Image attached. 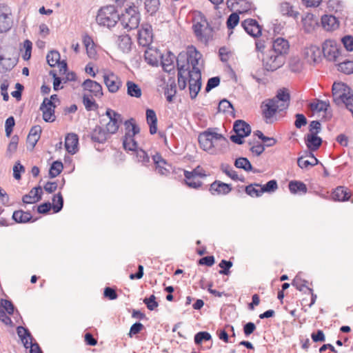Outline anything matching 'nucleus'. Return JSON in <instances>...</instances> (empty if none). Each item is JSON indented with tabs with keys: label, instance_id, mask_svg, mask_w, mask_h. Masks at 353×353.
<instances>
[{
	"label": "nucleus",
	"instance_id": "obj_37",
	"mask_svg": "<svg viewBox=\"0 0 353 353\" xmlns=\"http://www.w3.org/2000/svg\"><path fill=\"white\" fill-rule=\"evenodd\" d=\"M280 12L283 15L292 17L294 20L298 19L299 14L298 11L294 10V7L288 2H283L280 5Z\"/></svg>",
	"mask_w": 353,
	"mask_h": 353
},
{
	"label": "nucleus",
	"instance_id": "obj_46",
	"mask_svg": "<svg viewBox=\"0 0 353 353\" xmlns=\"http://www.w3.org/2000/svg\"><path fill=\"white\" fill-rule=\"evenodd\" d=\"M216 128H208V130H205V133H209L210 134V139H212V141H214V140H221L222 141L223 143H222L223 145H224L225 147L228 148V145H229V142L228 141V139L223 137V135H222L221 134H219L217 132H216L214 131V130H216Z\"/></svg>",
	"mask_w": 353,
	"mask_h": 353
},
{
	"label": "nucleus",
	"instance_id": "obj_53",
	"mask_svg": "<svg viewBox=\"0 0 353 353\" xmlns=\"http://www.w3.org/2000/svg\"><path fill=\"white\" fill-rule=\"evenodd\" d=\"M261 192L271 193L275 192L278 189V183L276 180L272 179L268 181L265 185H261Z\"/></svg>",
	"mask_w": 353,
	"mask_h": 353
},
{
	"label": "nucleus",
	"instance_id": "obj_35",
	"mask_svg": "<svg viewBox=\"0 0 353 353\" xmlns=\"http://www.w3.org/2000/svg\"><path fill=\"white\" fill-rule=\"evenodd\" d=\"M17 61L12 58H6L0 54V72L3 73L11 70L17 64Z\"/></svg>",
	"mask_w": 353,
	"mask_h": 353
},
{
	"label": "nucleus",
	"instance_id": "obj_11",
	"mask_svg": "<svg viewBox=\"0 0 353 353\" xmlns=\"http://www.w3.org/2000/svg\"><path fill=\"white\" fill-rule=\"evenodd\" d=\"M54 108L55 105L51 100L48 98L43 99L40 110L43 112V119L46 122H53L55 120Z\"/></svg>",
	"mask_w": 353,
	"mask_h": 353
},
{
	"label": "nucleus",
	"instance_id": "obj_60",
	"mask_svg": "<svg viewBox=\"0 0 353 353\" xmlns=\"http://www.w3.org/2000/svg\"><path fill=\"white\" fill-rule=\"evenodd\" d=\"M304 156H301L297 159V164L301 169L307 168L308 166H314L319 163V161L314 158V163H312L308 160H304Z\"/></svg>",
	"mask_w": 353,
	"mask_h": 353
},
{
	"label": "nucleus",
	"instance_id": "obj_63",
	"mask_svg": "<svg viewBox=\"0 0 353 353\" xmlns=\"http://www.w3.org/2000/svg\"><path fill=\"white\" fill-rule=\"evenodd\" d=\"M143 303L150 310H154L159 305L158 303L156 301V297L154 294L150 295L148 298H145L143 299Z\"/></svg>",
	"mask_w": 353,
	"mask_h": 353
},
{
	"label": "nucleus",
	"instance_id": "obj_3",
	"mask_svg": "<svg viewBox=\"0 0 353 353\" xmlns=\"http://www.w3.org/2000/svg\"><path fill=\"white\" fill-rule=\"evenodd\" d=\"M123 29L129 30L133 28H139L138 30V42L139 44L143 47L150 46L153 40V32L150 23H142L139 28V23H132L133 26H130L129 23H121Z\"/></svg>",
	"mask_w": 353,
	"mask_h": 353
},
{
	"label": "nucleus",
	"instance_id": "obj_9",
	"mask_svg": "<svg viewBox=\"0 0 353 353\" xmlns=\"http://www.w3.org/2000/svg\"><path fill=\"white\" fill-rule=\"evenodd\" d=\"M119 14L114 6L101 8L97 15V22H118Z\"/></svg>",
	"mask_w": 353,
	"mask_h": 353
},
{
	"label": "nucleus",
	"instance_id": "obj_2",
	"mask_svg": "<svg viewBox=\"0 0 353 353\" xmlns=\"http://www.w3.org/2000/svg\"><path fill=\"white\" fill-rule=\"evenodd\" d=\"M125 126L126 132L123 138V146L125 150L134 152L139 149L134 136L139 133L140 128L132 118L125 122Z\"/></svg>",
	"mask_w": 353,
	"mask_h": 353
},
{
	"label": "nucleus",
	"instance_id": "obj_59",
	"mask_svg": "<svg viewBox=\"0 0 353 353\" xmlns=\"http://www.w3.org/2000/svg\"><path fill=\"white\" fill-rule=\"evenodd\" d=\"M221 82V79L219 77H213L210 78L208 80L205 91V92H209L210 90H212L213 88H216L219 85Z\"/></svg>",
	"mask_w": 353,
	"mask_h": 353
},
{
	"label": "nucleus",
	"instance_id": "obj_22",
	"mask_svg": "<svg viewBox=\"0 0 353 353\" xmlns=\"http://www.w3.org/2000/svg\"><path fill=\"white\" fill-rule=\"evenodd\" d=\"M90 137L93 142L103 143L107 141L109 133L101 126L97 125L91 132Z\"/></svg>",
	"mask_w": 353,
	"mask_h": 353
},
{
	"label": "nucleus",
	"instance_id": "obj_41",
	"mask_svg": "<svg viewBox=\"0 0 353 353\" xmlns=\"http://www.w3.org/2000/svg\"><path fill=\"white\" fill-rule=\"evenodd\" d=\"M127 93L132 97L140 98L142 91L138 84L132 81H128L126 83Z\"/></svg>",
	"mask_w": 353,
	"mask_h": 353
},
{
	"label": "nucleus",
	"instance_id": "obj_43",
	"mask_svg": "<svg viewBox=\"0 0 353 353\" xmlns=\"http://www.w3.org/2000/svg\"><path fill=\"white\" fill-rule=\"evenodd\" d=\"M121 122V115L119 114V117H112L109 122L106 124V130L109 134H114L117 132L119 123Z\"/></svg>",
	"mask_w": 353,
	"mask_h": 353
},
{
	"label": "nucleus",
	"instance_id": "obj_28",
	"mask_svg": "<svg viewBox=\"0 0 353 353\" xmlns=\"http://www.w3.org/2000/svg\"><path fill=\"white\" fill-rule=\"evenodd\" d=\"M241 26L249 35L254 38L262 35L263 28L260 23H241Z\"/></svg>",
	"mask_w": 353,
	"mask_h": 353
},
{
	"label": "nucleus",
	"instance_id": "obj_55",
	"mask_svg": "<svg viewBox=\"0 0 353 353\" xmlns=\"http://www.w3.org/2000/svg\"><path fill=\"white\" fill-rule=\"evenodd\" d=\"M159 0H145V7L148 12L150 14L155 13L159 9Z\"/></svg>",
	"mask_w": 353,
	"mask_h": 353
},
{
	"label": "nucleus",
	"instance_id": "obj_29",
	"mask_svg": "<svg viewBox=\"0 0 353 353\" xmlns=\"http://www.w3.org/2000/svg\"><path fill=\"white\" fill-rule=\"evenodd\" d=\"M332 197L335 201H347L350 198V194L344 186H338L332 192Z\"/></svg>",
	"mask_w": 353,
	"mask_h": 353
},
{
	"label": "nucleus",
	"instance_id": "obj_33",
	"mask_svg": "<svg viewBox=\"0 0 353 353\" xmlns=\"http://www.w3.org/2000/svg\"><path fill=\"white\" fill-rule=\"evenodd\" d=\"M132 44V40L129 35H121L118 37V47L123 53H129L131 51Z\"/></svg>",
	"mask_w": 353,
	"mask_h": 353
},
{
	"label": "nucleus",
	"instance_id": "obj_32",
	"mask_svg": "<svg viewBox=\"0 0 353 353\" xmlns=\"http://www.w3.org/2000/svg\"><path fill=\"white\" fill-rule=\"evenodd\" d=\"M288 188L290 192L293 194H304L307 192L306 185L301 181H291L289 182Z\"/></svg>",
	"mask_w": 353,
	"mask_h": 353
},
{
	"label": "nucleus",
	"instance_id": "obj_50",
	"mask_svg": "<svg viewBox=\"0 0 353 353\" xmlns=\"http://www.w3.org/2000/svg\"><path fill=\"white\" fill-rule=\"evenodd\" d=\"M184 175L185 179H184L185 183L190 188L194 189H198L202 185V182L200 181H195L196 177L191 175L187 174L186 170H184Z\"/></svg>",
	"mask_w": 353,
	"mask_h": 353
},
{
	"label": "nucleus",
	"instance_id": "obj_62",
	"mask_svg": "<svg viewBox=\"0 0 353 353\" xmlns=\"http://www.w3.org/2000/svg\"><path fill=\"white\" fill-rule=\"evenodd\" d=\"M307 120L303 114L296 113L295 114L294 125L296 128L300 129L303 126L306 125Z\"/></svg>",
	"mask_w": 353,
	"mask_h": 353
},
{
	"label": "nucleus",
	"instance_id": "obj_39",
	"mask_svg": "<svg viewBox=\"0 0 353 353\" xmlns=\"http://www.w3.org/2000/svg\"><path fill=\"white\" fill-rule=\"evenodd\" d=\"M32 216L29 212H24L23 210L14 211L12 214L13 220L19 223H25L31 221Z\"/></svg>",
	"mask_w": 353,
	"mask_h": 353
},
{
	"label": "nucleus",
	"instance_id": "obj_17",
	"mask_svg": "<svg viewBox=\"0 0 353 353\" xmlns=\"http://www.w3.org/2000/svg\"><path fill=\"white\" fill-rule=\"evenodd\" d=\"M153 162L155 165L156 171L161 175H168L170 173L171 165L161 157V155L157 152L152 156Z\"/></svg>",
	"mask_w": 353,
	"mask_h": 353
},
{
	"label": "nucleus",
	"instance_id": "obj_54",
	"mask_svg": "<svg viewBox=\"0 0 353 353\" xmlns=\"http://www.w3.org/2000/svg\"><path fill=\"white\" fill-rule=\"evenodd\" d=\"M230 108L232 110V113H233V117H234V108L233 105L226 99H223L220 101L218 105V111L227 112H229L228 109Z\"/></svg>",
	"mask_w": 353,
	"mask_h": 353
},
{
	"label": "nucleus",
	"instance_id": "obj_1",
	"mask_svg": "<svg viewBox=\"0 0 353 353\" xmlns=\"http://www.w3.org/2000/svg\"><path fill=\"white\" fill-rule=\"evenodd\" d=\"M201 54L193 46H188L187 50L178 54V88L183 90L187 87L190 97L194 99L201 90V72L197 67Z\"/></svg>",
	"mask_w": 353,
	"mask_h": 353
},
{
	"label": "nucleus",
	"instance_id": "obj_48",
	"mask_svg": "<svg viewBox=\"0 0 353 353\" xmlns=\"http://www.w3.org/2000/svg\"><path fill=\"white\" fill-rule=\"evenodd\" d=\"M212 340V335L207 331H201L197 332L194 337V343L197 345L202 343Z\"/></svg>",
	"mask_w": 353,
	"mask_h": 353
},
{
	"label": "nucleus",
	"instance_id": "obj_21",
	"mask_svg": "<svg viewBox=\"0 0 353 353\" xmlns=\"http://www.w3.org/2000/svg\"><path fill=\"white\" fill-rule=\"evenodd\" d=\"M228 8L230 10L243 13L250 8V3L246 0H227Z\"/></svg>",
	"mask_w": 353,
	"mask_h": 353
},
{
	"label": "nucleus",
	"instance_id": "obj_10",
	"mask_svg": "<svg viewBox=\"0 0 353 353\" xmlns=\"http://www.w3.org/2000/svg\"><path fill=\"white\" fill-rule=\"evenodd\" d=\"M322 53L327 61H337L340 54V50L332 41L326 40L322 44Z\"/></svg>",
	"mask_w": 353,
	"mask_h": 353
},
{
	"label": "nucleus",
	"instance_id": "obj_16",
	"mask_svg": "<svg viewBox=\"0 0 353 353\" xmlns=\"http://www.w3.org/2000/svg\"><path fill=\"white\" fill-rule=\"evenodd\" d=\"M275 103L279 104L281 110H285L288 108L290 102V95L287 89H280L275 97L271 99Z\"/></svg>",
	"mask_w": 353,
	"mask_h": 353
},
{
	"label": "nucleus",
	"instance_id": "obj_56",
	"mask_svg": "<svg viewBox=\"0 0 353 353\" xmlns=\"http://www.w3.org/2000/svg\"><path fill=\"white\" fill-rule=\"evenodd\" d=\"M339 70L347 74L353 73V61H344L339 63Z\"/></svg>",
	"mask_w": 353,
	"mask_h": 353
},
{
	"label": "nucleus",
	"instance_id": "obj_14",
	"mask_svg": "<svg viewBox=\"0 0 353 353\" xmlns=\"http://www.w3.org/2000/svg\"><path fill=\"white\" fill-rule=\"evenodd\" d=\"M232 190L231 184L215 180L210 184L209 191L212 195H226Z\"/></svg>",
	"mask_w": 353,
	"mask_h": 353
},
{
	"label": "nucleus",
	"instance_id": "obj_51",
	"mask_svg": "<svg viewBox=\"0 0 353 353\" xmlns=\"http://www.w3.org/2000/svg\"><path fill=\"white\" fill-rule=\"evenodd\" d=\"M52 202V205L54 212L57 213L60 212L63 206V198L60 192L54 195Z\"/></svg>",
	"mask_w": 353,
	"mask_h": 353
},
{
	"label": "nucleus",
	"instance_id": "obj_49",
	"mask_svg": "<svg viewBox=\"0 0 353 353\" xmlns=\"http://www.w3.org/2000/svg\"><path fill=\"white\" fill-rule=\"evenodd\" d=\"M63 165L61 161H54L49 170L50 178H54L57 176L63 170Z\"/></svg>",
	"mask_w": 353,
	"mask_h": 353
},
{
	"label": "nucleus",
	"instance_id": "obj_52",
	"mask_svg": "<svg viewBox=\"0 0 353 353\" xmlns=\"http://www.w3.org/2000/svg\"><path fill=\"white\" fill-rule=\"evenodd\" d=\"M48 63L51 67H54L60 61V54L57 50H51L46 56Z\"/></svg>",
	"mask_w": 353,
	"mask_h": 353
},
{
	"label": "nucleus",
	"instance_id": "obj_13",
	"mask_svg": "<svg viewBox=\"0 0 353 353\" xmlns=\"http://www.w3.org/2000/svg\"><path fill=\"white\" fill-rule=\"evenodd\" d=\"M81 86L85 91L90 93V97L101 98L103 94L101 85L92 79L85 80Z\"/></svg>",
	"mask_w": 353,
	"mask_h": 353
},
{
	"label": "nucleus",
	"instance_id": "obj_64",
	"mask_svg": "<svg viewBox=\"0 0 353 353\" xmlns=\"http://www.w3.org/2000/svg\"><path fill=\"white\" fill-rule=\"evenodd\" d=\"M341 42L343 44L347 51H353V37L351 35H345L341 39Z\"/></svg>",
	"mask_w": 353,
	"mask_h": 353
},
{
	"label": "nucleus",
	"instance_id": "obj_47",
	"mask_svg": "<svg viewBox=\"0 0 353 353\" xmlns=\"http://www.w3.org/2000/svg\"><path fill=\"white\" fill-rule=\"evenodd\" d=\"M92 97H90L88 94L86 93H85L83 96V103L87 111L95 110L99 107L98 104L92 99Z\"/></svg>",
	"mask_w": 353,
	"mask_h": 353
},
{
	"label": "nucleus",
	"instance_id": "obj_6",
	"mask_svg": "<svg viewBox=\"0 0 353 353\" xmlns=\"http://www.w3.org/2000/svg\"><path fill=\"white\" fill-rule=\"evenodd\" d=\"M285 57L273 54L270 50L263 58V65L267 71L274 72L283 65Z\"/></svg>",
	"mask_w": 353,
	"mask_h": 353
},
{
	"label": "nucleus",
	"instance_id": "obj_40",
	"mask_svg": "<svg viewBox=\"0 0 353 353\" xmlns=\"http://www.w3.org/2000/svg\"><path fill=\"white\" fill-rule=\"evenodd\" d=\"M17 334L21 339L22 343H23V345L26 348H28V339L32 341L33 338L31 335L30 331L27 329L23 327V326H18L17 328Z\"/></svg>",
	"mask_w": 353,
	"mask_h": 353
},
{
	"label": "nucleus",
	"instance_id": "obj_20",
	"mask_svg": "<svg viewBox=\"0 0 353 353\" xmlns=\"http://www.w3.org/2000/svg\"><path fill=\"white\" fill-rule=\"evenodd\" d=\"M289 50L288 41L283 38H277L272 43V49L270 50L273 54L285 56Z\"/></svg>",
	"mask_w": 353,
	"mask_h": 353
},
{
	"label": "nucleus",
	"instance_id": "obj_26",
	"mask_svg": "<svg viewBox=\"0 0 353 353\" xmlns=\"http://www.w3.org/2000/svg\"><path fill=\"white\" fill-rule=\"evenodd\" d=\"M79 138L76 134L70 133L65 137V148L68 153L74 154L78 151Z\"/></svg>",
	"mask_w": 353,
	"mask_h": 353
},
{
	"label": "nucleus",
	"instance_id": "obj_57",
	"mask_svg": "<svg viewBox=\"0 0 353 353\" xmlns=\"http://www.w3.org/2000/svg\"><path fill=\"white\" fill-rule=\"evenodd\" d=\"M233 263L231 261H227L222 259L219 264V266L221 268L219 271L220 274L228 275L230 274V269L232 267Z\"/></svg>",
	"mask_w": 353,
	"mask_h": 353
},
{
	"label": "nucleus",
	"instance_id": "obj_7",
	"mask_svg": "<svg viewBox=\"0 0 353 353\" xmlns=\"http://www.w3.org/2000/svg\"><path fill=\"white\" fill-rule=\"evenodd\" d=\"M192 29L197 40L204 44L212 37L213 28L210 23H193Z\"/></svg>",
	"mask_w": 353,
	"mask_h": 353
},
{
	"label": "nucleus",
	"instance_id": "obj_58",
	"mask_svg": "<svg viewBox=\"0 0 353 353\" xmlns=\"http://www.w3.org/2000/svg\"><path fill=\"white\" fill-rule=\"evenodd\" d=\"M307 281L306 280L301 279V278H299L298 276H296L292 283V285L295 287L299 291L302 292L305 289V291H304V293H307V286L306 283Z\"/></svg>",
	"mask_w": 353,
	"mask_h": 353
},
{
	"label": "nucleus",
	"instance_id": "obj_4",
	"mask_svg": "<svg viewBox=\"0 0 353 353\" xmlns=\"http://www.w3.org/2000/svg\"><path fill=\"white\" fill-rule=\"evenodd\" d=\"M233 131L235 134L230 137L231 141L238 145H242L244 143V138L251 134L252 129L247 122L238 119L234 122Z\"/></svg>",
	"mask_w": 353,
	"mask_h": 353
},
{
	"label": "nucleus",
	"instance_id": "obj_36",
	"mask_svg": "<svg viewBox=\"0 0 353 353\" xmlns=\"http://www.w3.org/2000/svg\"><path fill=\"white\" fill-rule=\"evenodd\" d=\"M308 105L310 109L313 112H326L330 107V102L329 101H323L316 99L314 101L310 103Z\"/></svg>",
	"mask_w": 353,
	"mask_h": 353
},
{
	"label": "nucleus",
	"instance_id": "obj_5",
	"mask_svg": "<svg viewBox=\"0 0 353 353\" xmlns=\"http://www.w3.org/2000/svg\"><path fill=\"white\" fill-rule=\"evenodd\" d=\"M327 9L330 12H334V14H324L321 17L322 23L324 22H339L342 20H346L347 18L343 14V6L339 0H329L327 2Z\"/></svg>",
	"mask_w": 353,
	"mask_h": 353
},
{
	"label": "nucleus",
	"instance_id": "obj_61",
	"mask_svg": "<svg viewBox=\"0 0 353 353\" xmlns=\"http://www.w3.org/2000/svg\"><path fill=\"white\" fill-rule=\"evenodd\" d=\"M83 42L86 48L88 55L90 57L92 56L94 54V51H92V46L94 45L92 38L88 34H85L83 37Z\"/></svg>",
	"mask_w": 353,
	"mask_h": 353
},
{
	"label": "nucleus",
	"instance_id": "obj_45",
	"mask_svg": "<svg viewBox=\"0 0 353 353\" xmlns=\"http://www.w3.org/2000/svg\"><path fill=\"white\" fill-rule=\"evenodd\" d=\"M221 170L227 176H228L232 180L244 182V176L239 177L237 172L235 170H232L229 165H222Z\"/></svg>",
	"mask_w": 353,
	"mask_h": 353
},
{
	"label": "nucleus",
	"instance_id": "obj_44",
	"mask_svg": "<svg viewBox=\"0 0 353 353\" xmlns=\"http://www.w3.org/2000/svg\"><path fill=\"white\" fill-rule=\"evenodd\" d=\"M261 187L259 183H252L245 188V193L252 197H259L263 193L261 192Z\"/></svg>",
	"mask_w": 353,
	"mask_h": 353
},
{
	"label": "nucleus",
	"instance_id": "obj_8",
	"mask_svg": "<svg viewBox=\"0 0 353 353\" xmlns=\"http://www.w3.org/2000/svg\"><path fill=\"white\" fill-rule=\"evenodd\" d=\"M262 115L266 123H273V117L278 112H282L279 104L275 103L274 100L269 99L261 103Z\"/></svg>",
	"mask_w": 353,
	"mask_h": 353
},
{
	"label": "nucleus",
	"instance_id": "obj_19",
	"mask_svg": "<svg viewBox=\"0 0 353 353\" xmlns=\"http://www.w3.org/2000/svg\"><path fill=\"white\" fill-rule=\"evenodd\" d=\"M161 63L163 70L169 74H174V60L175 55L168 51L165 54H161Z\"/></svg>",
	"mask_w": 353,
	"mask_h": 353
},
{
	"label": "nucleus",
	"instance_id": "obj_23",
	"mask_svg": "<svg viewBox=\"0 0 353 353\" xmlns=\"http://www.w3.org/2000/svg\"><path fill=\"white\" fill-rule=\"evenodd\" d=\"M42 188L41 186L32 188L30 192L25 194L22 201L24 203L31 204L39 201L41 199Z\"/></svg>",
	"mask_w": 353,
	"mask_h": 353
},
{
	"label": "nucleus",
	"instance_id": "obj_27",
	"mask_svg": "<svg viewBox=\"0 0 353 353\" xmlns=\"http://www.w3.org/2000/svg\"><path fill=\"white\" fill-rule=\"evenodd\" d=\"M161 52L157 48L150 46L145 51L144 57L147 63L151 65H157L159 58L161 57Z\"/></svg>",
	"mask_w": 353,
	"mask_h": 353
},
{
	"label": "nucleus",
	"instance_id": "obj_34",
	"mask_svg": "<svg viewBox=\"0 0 353 353\" xmlns=\"http://www.w3.org/2000/svg\"><path fill=\"white\" fill-rule=\"evenodd\" d=\"M210 134L205 131L199 134L198 141L201 148L205 151H210L214 147V142L209 137Z\"/></svg>",
	"mask_w": 353,
	"mask_h": 353
},
{
	"label": "nucleus",
	"instance_id": "obj_30",
	"mask_svg": "<svg viewBox=\"0 0 353 353\" xmlns=\"http://www.w3.org/2000/svg\"><path fill=\"white\" fill-rule=\"evenodd\" d=\"M146 121L149 125L150 133L151 134H156L157 131V117L153 110H146Z\"/></svg>",
	"mask_w": 353,
	"mask_h": 353
},
{
	"label": "nucleus",
	"instance_id": "obj_15",
	"mask_svg": "<svg viewBox=\"0 0 353 353\" xmlns=\"http://www.w3.org/2000/svg\"><path fill=\"white\" fill-rule=\"evenodd\" d=\"M103 81L109 92H117L122 85L120 78L113 72H109L103 75Z\"/></svg>",
	"mask_w": 353,
	"mask_h": 353
},
{
	"label": "nucleus",
	"instance_id": "obj_18",
	"mask_svg": "<svg viewBox=\"0 0 353 353\" xmlns=\"http://www.w3.org/2000/svg\"><path fill=\"white\" fill-rule=\"evenodd\" d=\"M303 54L307 61L319 63L322 57V49L316 45H311L303 50Z\"/></svg>",
	"mask_w": 353,
	"mask_h": 353
},
{
	"label": "nucleus",
	"instance_id": "obj_31",
	"mask_svg": "<svg viewBox=\"0 0 353 353\" xmlns=\"http://www.w3.org/2000/svg\"><path fill=\"white\" fill-rule=\"evenodd\" d=\"M176 94V84L174 77H169L164 94L168 101H172L173 97Z\"/></svg>",
	"mask_w": 353,
	"mask_h": 353
},
{
	"label": "nucleus",
	"instance_id": "obj_42",
	"mask_svg": "<svg viewBox=\"0 0 353 353\" xmlns=\"http://www.w3.org/2000/svg\"><path fill=\"white\" fill-rule=\"evenodd\" d=\"M121 122V115L119 114V117H112L109 122L106 124V130L109 134H114L117 132L119 123Z\"/></svg>",
	"mask_w": 353,
	"mask_h": 353
},
{
	"label": "nucleus",
	"instance_id": "obj_25",
	"mask_svg": "<svg viewBox=\"0 0 353 353\" xmlns=\"http://www.w3.org/2000/svg\"><path fill=\"white\" fill-rule=\"evenodd\" d=\"M351 88L346 83L343 82H334L332 85V92L333 96V101L335 103V99H337L342 94L347 95L351 92Z\"/></svg>",
	"mask_w": 353,
	"mask_h": 353
},
{
	"label": "nucleus",
	"instance_id": "obj_12",
	"mask_svg": "<svg viewBox=\"0 0 353 353\" xmlns=\"http://www.w3.org/2000/svg\"><path fill=\"white\" fill-rule=\"evenodd\" d=\"M141 15L138 8L134 6H130L125 9L124 12L119 14L118 21L121 22H139Z\"/></svg>",
	"mask_w": 353,
	"mask_h": 353
},
{
	"label": "nucleus",
	"instance_id": "obj_24",
	"mask_svg": "<svg viewBox=\"0 0 353 353\" xmlns=\"http://www.w3.org/2000/svg\"><path fill=\"white\" fill-rule=\"evenodd\" d=\"M305 142L309 150L316 151L321 147L323 140L320 137L316 135V133H312L305 136Z\"/></svg>",
	"mask_w": 353,
	"mask_h": 353
},
{
	"label": "nucleus",
	"instance_id": "obj_38",
	"mask_svg": "<svg viewBox=\"0 0 353 353\" xmlns=\"http://www.w3.org/2000/svg\"><path fill=\"white\" fill-rule=\"evenodd\" d=\"M234 166L239 169H243L246 172L252 171L254 173H257L259 171L254 170L250 161L246 157H239L234 161Z\"/></svg>",
	"mask_w": 353,
	"mask_h": 353
}]
</instances>
